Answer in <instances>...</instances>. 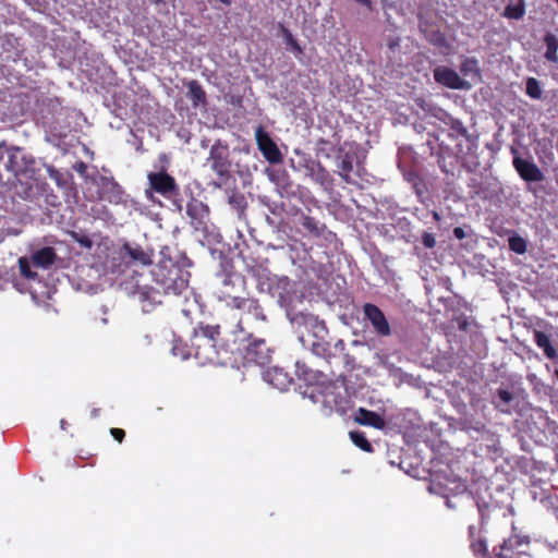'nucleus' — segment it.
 Instances as JSON below:
<instances>
[{
	"label": "nucleus",
	"instance_id": "obj_1",
	"mask_svg": "<svg viewBox=\"0 0 558 558\" xmlns=\"http://www.w3.org/2000/svg\"><path fill=\"white\" fill-rule=\"evenodd\" d=\"M151 284H137L134 296L142 304V310L151 312L162 303L166 295H181L189 288L190 271L171 257H162L150 270Z\"/></svg>",
	"mask_w": 558,
	"mask_h": 558
},
{
	"label": "nucleus",
	"instance_id": "obj_2",
	"mask_svg": "<svg viewBox=\"0 0 558 558\" xmlns=\"http://www.w3.org/2000/svg\"><path fill=\"white\" fill-rule=\"evenodd\" d=\"M220 336L219 325L199 324L190 338L189 345L175 342L172 352L181 359L194 357L199 365H226L232 351L228 347L217 344Z\"/></svg>",
	"mask_w": 558,
	"mask_h": 558
},
{
	"label": "nucleus",
	"instance_id": "obj_3",
	"mask_svg": "<svg viewBox=\"0 0 558 558\" xmlns=\"http://www.w3.org/2000/svg\"><path fill=\"white\" fill-rule=\"evenodd\" d=\"M227 296L232 298V306L229 308V315L223 319L226 327H229L232 332L252 333L248 331L246 325L253 318L256 322H265L266 315L257 299L243 298L234 295L233 291H228Z\"/></svg>",
	"mask_w": 558,
	"mask_h": 558
},
{
	"label": "nucleus",
	"instance_id": "obj_4",
	"mask_svg": "<svg viewBox=\"0 0 558 558\" xmlns=\"http://www.w3.org/2000/svg\"><path fill=\"white\" fill-rule=\"evenodd\" d=\"M35 160L33 157L25 155L20 147H10L9 158L5 169L13 174V181L21 183L22 191L16 189V193L24 199L33 197V189L31 185L23 184L21 177H25L28 172H33Z\"/></svg>",
	"mask_w": 558,
	"mask_h": 558
},
{
	"label": "nucleus",
	"instance_id": "obj_5",
	"mask_svg": "<svg viewBox=\"0 0 558 558\" xmlns=\"http://www.w3.org/2000/svg\"><path fill=\"white\" fill-rule=\"evenodd\" d=\"M521 403V390L514 386L500 387L493 400L495 408L505 414L518 413Z\"/></svg>",
	"mask_w": 558,
	"mask_h": 558
},
{
	"label": "nucleus",
	"instance_id": "obj_6",
	"mask_svg": "<svg viewBox=\"0 0 558 558\" xmlns=\"http://www.w3.org/2000/svg\"><path fill=\"white\" fill-rule=\"evenodd\" d=\"M147 179L150 190L166 198H172L180 194V187L175 179L163 170L149 172Z\"/></svg>",
	"mask_w": 558,
	"mask_h": 558
},
{
	"label": "nucleus",
	"instance_id": "obj_7",
	"mask_svg": "<svg viewBox=\"0 0 558 558\" xmlns=\"http://www.w3.org/2000/svg\"><path fill=\"white\" fill-rule=\"evenodd\" d=\"M229 148L227 145L216 142L209 150L207 162L210 169L220 178H226L230 173L231 162L229 159Z\"/></svg>",
	"mask_w": 558,
	"mask_h": 558
},
{
	"label": "nucleus",
	"instance_id": "obj_8",
	"mask_svg": "<svg viewBox=\"0 0 558 558\" xmlns=\"http://www.w3.org/2000/svg\"><path fill=\"white\" fill-rule=\"evenodd\" d=\"M271 350L264 339H255L245 348L243 359L245 364L266 366L271 361Z\"/></svg>",
	"mask_w": 558,
	"mask_h": 558
},
{
	"label": "nucleus",
	"instance_id": "obj_9",
	"mask_svg": "<svg viewBox=\"0 0 558 558\" xmlns=\"http://www.w3.org/2000/svg\"><path fill=\"white\" fill-rule=\"evenodd\" d=\"M186 215L195 231L206 232L208 230L209 208L202 201L191 197L186 204Z\"/></svg>",
	"mask_w": 558,
	"mask_h": 558
},
{
	"label": "nucleus",
	"instance_id": "obj_10",
	"mask_svg": "<svg viewBox=\"0 0 558 558\" xmlns=\"http://www.w3.org/2000/svg\"><path fill=\"white\" fill-rule=\"evenodd\" d=\"M255 140L258 149L269 163L277 165L282 162V154L280 149L270 137V135L262 126L256 129Z\"/></svg>",
	"mask_w": 558,
	"mask_h": 558
},
{
	"label": "nucleus",
	"instance_id": "obj_11",
	"mask_svg": "<svg viewBox=\"0 0 558 558\" xmlns=\"http://www.w3.org/2000/svg\"><path fill=\"white\" fill-rule=\"evenodd\" d=\"M530 538L527 536L512 535L500 546L497 558H521L527 556Z\"/></svg>",
	"mask_w": 558,
	"mask_h": 558
},
{
	"label": "nucleus",
	"instance_id": "obj_12",
	"mask_svg": "<svg viewBox=\"0 0 558 558\" xmlns=\"http://www.w3.org/2000/svg\"><path fill=\"white\" fill-rule=\"evenodd\" d=\"M246 290V279L239 272H226L221 281L220 299L226 301L227 306H232V298L227 296L228 291H233L234 295Z\"/></svg>",
	"mask_w": 558,
	"mask_h": 558
},
{
	"label": "nucleus",
	"instance_id": "obj_13",
	"mask_svg": "<svg viewBox=\"0 0 558 558\" xmlns=\"http://www.w3.org/2000/svg\"><path fill=\"white\" fill-rule=\"evenodd\" d=\"M512 151L514 153L512 160L513 168L522 180L526 182H541L545 179L543 171L537 165L520 157L517 149H512Z\"/></svg>",
	"mask_w": 558,
	"mask_h": 558
},
{
	"label": "nucleus",
	"instance_id": "obj_14",
	"mask_svg": "<svg viewBox=\"0 0 558 558\" xmlns=\"http://www.w3.org/2000/svg\"><path fill=\"white\" fill-rule=\"evenodd\" d=\"M99 198L112 204L123 201L124 191L112 177H100L98 182Z\"/></svg>",
	"mask_w": 558,
	"mask_h": 558
},
{
	"label": "nucleus",
	"instance_id": "obj_15",
	"mask_svg": "<svg viewBox=\"0 0 558 558\" xmlns=\"http://www.w3.org/2000/svg\"><path fill=\"white\" fill-rule=\"evenodd\" d=\"M433 73L434 80L445 87L451 89H464L470 87V84L450 68L437 66L434 69Z\"/></svg>",
	"mask_w": 558,
	"mask_h": 558
},
{
	"label": "nucleus",
	"instance_id": "obj_16",
	"mask_svg": "<svg viewBox=\"0 0 558 558\" xmlns=\"http://www.w3.org/2000/svg\"><path fill=\"white\" fill-rule=\"evenodd\" d=\"M365 317L371 322L377 335L387 337L391 335L390 325L384 312L375 304L366 303L363 307Z\"/></svg>",
	"mask_w": 558,
	"mask_h": 558
},
{
	"label": "nucleus",
	"instance_id": "obj_17",
	"mask_svg": "<svg viewBox=\"0 0 558 558\" xmlns=\"http://www.w3.org/2000/svg\"><path fill=\"white\" fill-rule=\"evenodd\" d=\"M263 378L279 390H287L292 384V377L280 367H270L263 374Z\"/></svg>",
	"mask_w": 558,
	"mask_h": 558
},
{
	"label": "nucleus",
	"instance_id": "obj_18",
	"mask_svg": "<svg viewBox=\"0 0 558 558\" xmlns=\"http://www.w3.org/2000/svg\"><path fill=\"white\" fill-rule=\"evenodd\" d=\"M56 259L57 253L51 246H44L31 255L33 266L43 269H48L54 264Z\"/></svg>",
	"mask_w": 558,
	"mask_h": 558
},
{
	"label": "nucleus",
	"instance_id": "obj_19",
	"mask_svg": "<svg viewBox=\"0 0 558 558\" xmlns=\"http://www.w3.org/2000/svg\"><path fill=\"white\" fill-rule=\"evenodd\" d=\"M355 421L365 426H372L377 429H383L386 426L385 420L376 412L360 408L355 416Z\"/></svg>",
	"mask_w": 558,
	"mask_h": 558
},
{
	"label": "nucleus",
	"instance_id": "obj_20",
	"mask_svg": "<svg viewBox=\"0 0 558 558\" xmlns=\"http://www.w3.org/2000/svg\"><path fill=\"white\" fill-rule=\"evenodd\" d=\"M124 255L128 256L132 262L141 265L151 264V255L145 252L140 245H131L125 243L122 247Z\"/></svg>",
	"mask_w": 558,
	"mask_h": 558
},
{
	"label": "nucleus",
	"instance_id": "obj_21",
	"mask_svg": "<svg viewBox=\"0 0 558 558\" xmlns=\"http://www.w3.org/2000/svg\"><path fill=\"white\" fill-rule=\"evenodd\" d=\"M534 342L536 345L543 350L544 354L550 359H557L558 354L556 349L553 347L549 336L543 331L535 330L534 331Z\"/></svg>",
	"mask_w": 558,
	"mask_h": 558
},
{
	"label": "nucleus",
	"instance_id": "obj_22",
	"mask_svg": "<svg viewBox=\"0 0 558 558\" xmlns=\"http://www.w3.org/2000/svg\"><path fill=\"white\" fill-rule=\"evenodd\" d=\"M526 7L524 0H511L502 12V16L508 20L519 21L525 15Z\"/></svg>",
	"mask_w": 558,
	"mask_h": 558
},
{
	"label": "nucleus",
	"instance_id": "obj_23",
	"mask_svg": "<svg viewBox=\"0 0 558 558\" xmlns=\"http://www.w3.org/2000/svg\"><path fill=\"white\" fill-rule=\"evenodd\" d=\"M187 98L192 101L194 107L206 104V93L198 81L193 80L186 84Z\"/></svg>",
	"mask_w": 558,
	"mask_h": 558
},
{
	"label": "nucleus",
	"instance_id": "obj_24",
	"mask_svg": "<svg viewBox=\"0 0 558 558\" xmlns=\"http://www.w3.org/2000/svg\"><path fill=\"white\" fill-rule=\"evenodd\" d=\"M460 72L464 77L476 81L481 77L478 62L473 58H465L461 65Z\"/></svg>",
	"mask_w": 558,
	"mask_h": 558
},
{
	"label": "nucleus",
	"instance_id": "obj_25",
	"mask_svg": "<svg viewBox=\"0 0 558 558\" xmlns=\"http://www.w3.org/2000/svg\"><path fill=\"white\" fill-rule=\"evenodd\" d=\"M544 43L546 45L545 59L549 62L557 63L558 62V38L554 34H546L544 37Z\"/></svg>",
	"mask_w": 558,
	"mask_h": 558
},
{
	"label": "nucleus",
	"instance_id": "obj_26",
	"mask_svg": "<svg viewBox=\"0 0 558 558\" xmlns=\"http://www.w3.org/2000/svg\"><path fill=\"white\" fill-rule=\"evenodd\" d=\"M293 320L299 325L303 324L305 326L316 328L319 331H327L325 323L323 320H319L317 316H314L312 314L300 313L295 315Z\"/></svg>",
	"mask_w": 558,
	"mask_h": 558
},
{
	"label": "nucleus",
	"instance_id": "obj_27",
	"mask_svg": "<svg viewBox=\"0 0 558 558\" xmlns=\"http://www.w3.org/2000/svg\"><path fill=\"white\" fill-rule=\"evenodd\" d=\"M350 438L352 440V442L359 447L360 449H362L363 451L365 452H372L373 451V446L372 444L367 440L366 436H365V433L364 432H361V430H352L350 432Z\"/></svg>",
	"mask_w": 558,
	"mask_h": 558
},
{
	"label": "nucleus",
	"instance_id": "obj_28",
	"mask_svg": "<svg viewBox=\"0 0 558 558\" xmlns=\"http://www.w3.org/2000/svg\"><path fill=\"white\" fill-rule=\"evenodd\" d=\"M339 174L342 180L347 183L351 182L350 173L353 170L352 157L349 154H345L340 162L338 163Z\"/></svg>",
	"mask_w": 558,
	"mask_h": 558
},
{
	"label": "nucleus",
	"instance_id": "obj_29",
	"mask_svg": "<svg viewBox=\"0 0 558 558\" xmlns=\"http://www.w3.org/2000/svg\"><path fill=\"white\" fill-rule=\"evenodd\" d=\"M19 263V268H20V272H21V276L27 280H35L37 278V272L36 271H33L31 266L33 265L32 264V260H31V257H26V256H22L19 258L17 260Z\"/></svg>",
	"mask_w": 558,
	"mask_h": 558
},
{
	"label": "nucleus",
	"instance_id": "obj_30",
	"mask_svg": "<svg viewBox=\"0 0 558 558\" xmlns=\"http://www.w3.org/2000/svg\"><path fill=\"white\" fill-rule=\"evenodd\" d=\"M525 93L532 99H541L543 90L538 80L529 77L525 83Z\"/></svg>",
	"mask_w": 558,
	"mask_h": 558
},
{
	"label": "nucleus",
	"instance_id": "obj_31",
	"mask_svg": "<svg viewBox=\"0 0 558 558\" xmlns=\"http://www.w3.org/2000/svg\"><path fill=\"white\" fill-rule=\"evenodd\" d=\"M508 244L509 248L517 254H524L527 248L526 241L518 234L509 236Z\"/></svg>",
	"mask_w": 558,
	"mask_h": 558
},
{
	"label": "nucleus",
	"instance_id": "obj_32",
	"mask_svg": "<svg viewBox=\"0 0 558 558\" xmlns=\"http://www.w3.org/2000/svg\"><path fill=\"white\" fill-rule=\"evenodd\" d=\"M302 226L305 230H307L311 234L320 235V231L318 229V221L311 216H302Z\"/></svg>",
	"mask_w": 558,
	"mask_h": 558
},
{
	"label": "nucleus",
	"instance_id": "obj_33",
	"mask_svg": "<svg viewBox=\"0 0 558 558\" xmlns=\"http://www.w3.org/2000/svg\"><path fill=\"white\" fill-rule=\"evenodd\" d=\"M281 28H282V32H283L287 45L291 47V49L293 50V52L296 56L302 54L303 53V49L299 45V43L295 40V38L291 34V32L289 29L284 28L282 25H281Z\"/></svg>",
	"mask_w": 558,
	"mask_h": 558
},
{
	"label": "nucleus",
	"instance_id": "obj_34",
	"mask_svg": "<svg viewBox=\"0 0 558 558\" xmlns=\"http://www.w3.org/2000/svg\"><path fill=\"white\" fill-rule=\"evenodd\" d=\"M310 348H311L312 352L317 356H322V357L328 356L329 344L325 341H320V340L313 341L310 344Z\"/></svg>",
	"mask_w": 558,
	"mask_h": 558
},
{
	"label": "nucleus",
	"instance_id": "obj_35",
	"mask_svg": "<svg viewBox=\"0 0 558 558\" xmlns=\"http://www.w3.org/2000/svg\"><path fill=\"white\" fill-rule=\"evenodd\" d=\"M471 548L475 556L486 558L487 546L484 539L472 541Z\"/></svg>",
	"mask_w": 558,
	"mask_h": 558
},
{
	"label": "nucleus",
	"instance_id": "obj_36",
	"mask_svg": "<svg viewBox=\"0 0 558 558\" xmlns=\"http://www.w3.org/2000/svg\"><path fill=\"white\" fill-rule=\"evenodd\" d=\"M422 243L426 248H433L436 245V239L434 234L425 232L422 235Z\"/></svg>",
	"mask_w": 558,
	"mask_h": 558
},
{
	"label": "nucleus",
	"instance_id": "obj_37",
	"mask_svg": "<svg viewBox=\"0 0 558 558\" xmlns=\"http://www.w3.org/2000/svg\"><path fill=\"white\" fill-rule=\"evenodd\" d=\"M454 323H456L457 327H458L460 330H462V331H466V330H468V328H469V325H470V323H469L468 318H466V317H464V316H458V317H456V318H454Z\"/></svg>",
	"mask_w": 558,
	"mask_h": 558
},
{
	"label": "nucleus",
	"instance_id": "obj_38",
	"mask_svg": "<svg viewBox=\"0 0 558 558\" xmlns=\"http://www.w3.org/2000/svg\"><path fill=\"white\" fill-rule=\"evenodd\" d=\"M110 434L120 444L125 437V432L122 428L112 427L110 428Z\"/></svg>",
	"mask_w": 558,
	"mask_h": 558
},
{
	"label": "nucleus",
	"instance_id": "obj_39",
	"mask_svg": "<svg viewBox=\"0 0 558 558\" xmlns=\"http://www.w3.org/2000/svg\"><path fill=\"white\" fill-rule=\"evenodd\" d=\"M10 147H8L4 143H0V161L3 160L4 156L9 157Z\"/></svg>",
	"mask_w": 558,
	"mask_h": 558
},
{
	"label": "nucleus",
	"instance_id": "obj_40",
	"mask_svg": "<svg viewBox=\"0 0 558 558\" xmlns=\"http://www.w3.org/2000/svg\"><path fill=\"white\" fill-rule=\"evenodd\" d=\"M453 235L458 239V240H462L465 238V232L464 230L461 228V227H456L453 229Z\"/></svg>",
	"mask_w": 558,
	"mask_h": 558
},
{
	"label": "nucleus",
	"instance_id": "obj_41",
	"mask_svg": "<svg viewBox=\"0 0 558 558\" xmlns=\"http://www.w3.org/2000/svg\"><path fill=\"white\" fill-rule=\"evenodd\" d=\"M74 169H75L78 173L83 174V173L86 171L87 166H86L83 161H81V162L76 163V166L74 167Z\"/></svg>",
	"mask_w": 558,
	"mask_h": 558
},
{
	"label": "nucleus",
	"instance_id": "obj_42",
	"mask_svg": "<svg viewBox=\"0 0 558 558\" xmlns=\"http://www.w3.org/2000/svg\"><path fill=\"white\" fill-rule=\"evenodd\" d=\"M47 203H48V204H50V205H52V206H56V205L59 203V201H58V196H57V195H54V194H50V195H48V196H47Z\"/></svg>",
	"mask_w": 558,
	"mask_h": 558
},
{
	"label": "nucleus",
	"instance_id": "obj_43",
	"mask_svg": "<svg viewBox=\"0 0 558 558\" xmlns=\"http://www.w3.org/2000/svg\"><path fill=\"white\" fill-rule=\"evenodd\" d=\"M405 178L409 182H413L415 184V180L417 179V174L415 172H408Z\"/></svg>",
	"mask_w": 558,
	"mask_h": 558
},
{
	"label": "nucleus",
	"instance_id": "obj_44",
	"mask_svg": "<svg viewBox=\"0 0 558 558\" xmlns=\"http://www.w3.org/2000/svg\"><path fill=\"white\" fill-rule=\"evenodd\" d=\"M476 505H477L478 512H480L481 517L483 518L484 517V508H486V504L484 501L480 502L477 500Z\"/></svg>",
	"mask_w": 558,
	"mask_h": 558
},
{
	"label": "nucleus",
	"instance_id": "obj_45",
	"mask_svg": "<svg viewBox=\"0 0 558 558\" xmlns=\"http://www.w3.org/2000/svg\"><path fill=\"white\" fill-rule=\"evenodd\" d=\"M469 532H470V536H471V538L473 539V538H474V533H475V527H474L473 525H471V526L469 527Z\"/></svg>",
	"mask_w": 558,
	"mask_h": 558
},
{
	"label": "nucleus",
	"instance_id": "obj_46",
	"mask_svg": "<svg viewBox=\"0 0 558 558\" xmlns=\"http://www.w3.org/2000/svg\"><path fill=\"white\" fill-rule=\"evenodd\" d=\"M99 411H100L99 409H94L92 411V417H97L99 415Z\"/></svg>",
	"mask_w": 558,
	"mask_h": 558
},
{
	"label": "nucleus",
	"instance_id": "obj_47",
	"mask_svg": "<svg viewBox=\"0 0 558 558\" xmlns=\"http://www.w3.org/2000/svg\"><path fill=\"white\" fill-rule=\"evenodd\" d=\"M65 425H66V421L65 420H61L60 421V426L62 429H65Z\"/></svg>",
	"mask_w": 558,
	"mask_h": 558
},
{
	"label": "nucleus",
	"instance_id": "obj_48",
	"mask_svg": "<svg viewBox=\"0 0 558 558\" xmlns=\"http://www.w3.org/2000/svg\"><path fill=\"white\" fill-rule=\"evenodd\" d=\"M221 3L230 5L232 0H219Z\"/></svg>",
	"mask_w": 558,
	"mask_h": 558
},
{
	"label": "nucleus",
	"instance_id": "obj_49",
	"mask_svg": "<svg viewBox=\"0 0 558 558\" xmlns=\"http://www.w3.org/2000/svg\"><path fill=\"white\" fill-rule=\"evenodd\" d=\"M82 244L86 245V246H90V241L89 240H84V241H81Z\"/></svg>",
	"mask_w": 558,
	"mask_h": 558
},
{
	"label": "nucleus",
	"instance_id": "obj_50",
	"mask_svg": "<svg viewBox=\"0 0 558 558\" xmlns=\"http://www.w3.org/2000/svg\"><path fill=\"white\" fill-rule=\"evenodd\" d=\"M336 345H341V347L343 348V347H344V343H343V341H342V340H339V341L337 342V344H336Z\"/></svg>",
	"mask_w": 558,
	"mask_h": 558
},
{
	"label": "nucleus",
	"instance_id": "obj_51",
	"mask_svg": "<svg viewBox=\"0 0 558 558\" xmlns=\"http://www.w3.org/2000/svg\"><path fill=\"white\" fill-rule=\"evenodd\" d=\"M163 0H154L155 3H160L162 2Z\"/></svg>",
	"mask_w": 558,
	"mask_h": 558
},
{
	"label": "nucleus",
	"instance_id": "obj_52",
	"mask_svg": "<svg viewBox=\"0 0 558 558\" xmlns=\"http://www.w3.org/2000/svg\"><path fill=\"white\" fill-rule=\"evenodd\" d=\"M554 374L558 378V369H556Z\"/></svg>",
	"mask_w": 558,
	"mask_h": 558
},
{
	"label": "nucleus",
	"instance_id": "obj_53",
	"mask_svg": "<svg viewBox=\"0 0 558 558\" xmlns=\"http://www.w3.org/2000/svg\"><path fill=\"white\" fill-rule=\"evenodd\" d=\"M446 504H447V506H448V507H451V504H450V501H449V500H447V502H446Z\"/></svg>",
	"mask_w": 558,
	"mask_h": 558
},
{
	"label": "nucleus",
	"instance_id": "obj_54",
	"mask_svg": "<svg viewBox=\"0 0 558 558\" xmlns=\"http://www.w3.org/2000/svg\"><path fill=\"white\" fill-rule=\"evenodd\" d=\"M556 3H558V0H555Z\"/></svg>",
	"mask_w": 558,
	"mask_h": 558
}]
</instances>
